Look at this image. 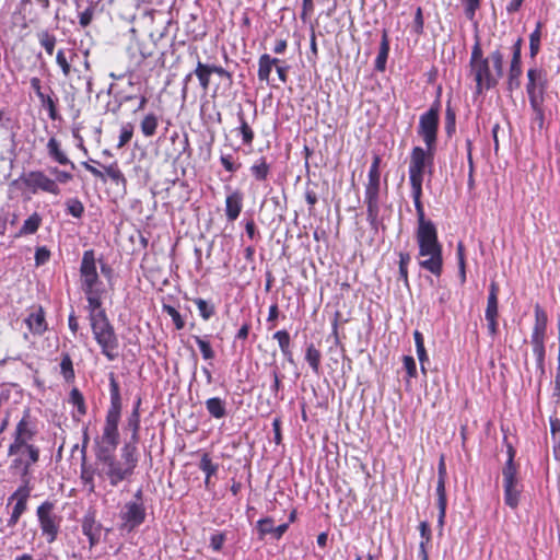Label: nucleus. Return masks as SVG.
Here are the masks:
<instances>
[{"label":"nucleus","mask_w":560,"mask_h":560,"mask_svg":"<svg viewBox=\"0 0 560 560\" xmlns=\"http://www.w3.org/2000/svg\"><path fill=\"white\" fill-rule=\"evenodd\" d=\"M250 172L257 180H265L269 173V165L267 164L266 160L261 158L250 167Z\"/></svg>","instance_id":"41"},{"label":"nucleus","mask_w":560,"mask_h":560,"mask_svg":"<svg viewBox=\"0 0 560 560\" xmlns=\"http://www.w3.org/2000/svg\"><path fill=\"white\" fill-rule=\"evenodd\" d=\"M322 353L313 343L306 347L305 360L315 374L319 373Z\"/></svg>","instance_id":"30"},{"label":"nucleus","mask_w":560,"mask_h":560,"mask_svg":"<svg viewBox=\"0 0 560 560\" xmlns=\"http://www.w3.org/2000/svg\"><path fill=\"white\" fill-rule=\"evenodd\" d=\"M67 210L68 212L74 217V218H81L83 212H84V206L83 203L77 199V198H71L67 201Z\"/></svg>","instance_id":"52"},{"label":"nucleus","mask_w":560,"mask_h":560,"mask_svg":"<svg viewBox=\"0 0 560 560\" xmlns=\"http://www.w3.org/2000/svg\"><path fill=\"white\" fill-rule=\"evenodd\" d=\"M98 319L93 318L91 323L92 332L95 340L102 349V353L110 361L118 355V338L115 334L113 325L109 323L106 313L97 315Z\"/></svg>","instance_id":"5"},{"label":"nucleus","mask_w":560,"mask_h":560,"mask_svg":"<svg viewBox=\"0 0 560 560\" xmlns=\"http://www.w3.org/2000/svg\"><path fill=\"white\" fill-rule=\"evenodd\" d=\"M529 104L534 113L533 121L537 124L539 129H541L544 127L545 121L544 101L532 100Z\"/></svg>","instance_id":"40"},{"label":"nucleus","mask_w":560,"mask_h":560,"mask_svg":"<svg viewBox=\"0 0 560 560\" xmlns=\"http://www.w3.org/2000/svg\"><path fill=\"white\" fill-rule=\"evenodd\" d=\"M26 453V458L14 459L15 465H23L21 477L23 481L28 480L30 469L32 465L36 464L39 459V448L33 444L25 445L23 450Z\"/></svg>","instance_id":"18"},{"label":"nucleus","mask_w":560,"mask_h":560,"mask_svg":"<svg viewBox=\"0 0 560 560\" xmlns=\"http://www.w3.org/2000/svg\"><path fill=\"white\" fill-rule=\"evenodd\" d=\"M40 104L48 110V116L50 119L56 120L58 118V112L56 107V102L52 100L50 95L43 93L38 96Z\"/></svg>","instance_id":"45"},{"label":"nucleus","mask_w":560,"mask_h":560,"mask_svg":"<svg viewBox=\"0 0 560 560\" xmlns=\"http://www.w3.org/2000/svg\"><path fill=\"white\" fill-rule=\"evenodd\" d=\"M163 311L172 317V320H173L176 329L180 330L184 328L185 322L175 307H173L172 305H168V304H163Z\"/></svg>","instance_id":"51"},{"label":"nucleus","mask_w":560,"mask_h":560,"mask_svg":"<svg viewBox=\"0 0 560 560\" xmlns=\"http://www.w3.org/2000/svg\"><path fill=\"white\" fill-rule=\"evenodd\" d=\"M522 67L521 63L511 62L508 77V89L513 91L521 86Z\"/></svg>","instance_id":"34"},{"label":"nucleus","mask_w":560,"mask_h":560,"mask_svg":"<svg viewBox=\"0 0 560 560\" xmlns=\"http://www.w3.org/2000/svg\"><path fill=\"white\" fill-rule=\"evenodd\" d=\"M83 534L89 538L90 547H94L101 537V525L94 518L85 517L82 523Z\"/></svg>","instance_id":"23"},{"label":"nucleus","mask_w":560,"mask_h":560,"mask_svg":"<svg viewBox=\"0 0 560 560\" xmlns=\"http://www.w3.org/2000/svg\"><path fill=\"white\" fill-rule=\"evenodd\" d=\"M223 167L228 171V172H231V173H234L236 172L240 167H241V164H235L234 161H233V156L231 154H228V155H222L221 159H220Z\"/></svg>","instance_id":"62"},{"label":"nucleus","mask_w":560,"mask_h":560,"mask_svg":"<svg viewBox=\"0 0 560 560\" xmlns=\"http://www.w3.org/2000/svg\"><path fill=\"white\" fill-rule=\"evenodd\" d=\"M434 151L415 147L411 151L409 163V180L412 190L415 206L422 205V182L427 166H432Z\"/></svg>","instance_id":"4"},{"label":"nucleus","mask_w":560,"mask_h":560,"mask_svg":"<svg viewBox=\"0 0 560 560\" xmlns=\"http://www.w3.org/2000/svg\"><path fill=\"white\" fill-rule=\"evenodd\" d=\"M380 178H369L365 186V203L368 221L371 225H375L380 213Z\"/></svg>","instance_id":"16"},{"label":"nucleus","mask_w":560,"mask_h":560,"mask_svg":"<svg viewBox=\"0 0 560 560\" xmlns=\"http://www.w3.org/2000/svg\"><path fill=\"white\" fill-rule=\"evenodd\" d=\"M423 25H424V20H423L422 9L420 7H418L416 10V13H415V19H413V24H412L413 32L417 35H421L423 33Z\"/></svg>","instance_id":"58"},{"label":"nucleus","mask_w":560,"mask_h":560,"mask_svg":"<svg viewBox=\"0 0 560 560\" xmlns=\"http://www.w3.org/2000/svg\"><path fill=\"white\" fill-rule=\"evenodd\" d=\"M96 262L97 259L93 249L83 253L79 268L80 288L83 293L105 291L97 272Z\"/></svg>","instance_id":"7"},{"label":"nucleus","mask_w":560,"mask_h":560,"mask_svg":"<svg viewBox=\"0 0 560 560\" xmlns=\"http://www.w3.org/2000/svg\"><path fill=\"white\" fill-rule=\"evenodd\" d=\"M159 126L158 117L154 114H148L141 120L140 128L145 137H152L156 132Z\"/></svg>","instance_id":"35"},{"label":"nucleus","mask_w":560,"mask_h":560,"mask_svg":"<svg viewBox=\"0 0 560 560\" xmlns=\"http://www.w3.org/2000/svg\"><path fill=\"white\" fill-rule=\"evenodd\" d=\"M70 402L77 407L79 415L83 416L86 413V406L84 397L78 388H73L70 393Z\"/></svg>","instance_id":"47"},{"label":"nucleus","mask_w":560,"mask_h":560,"mask_svg":"<svg viewBox=\"0 0 560 560\" xmlns=\"http://www.w3.org/2000/svg\"><path fill=\"white\" fill-rule=\"evenodd\" d=\"M446 465L444 455H441L439 465H438V483H436V494L446 495L445 490V481H446Z\"/></svg>","instance_id":"36"},{"label":"nucleus","mask_w":560,"mask_h":560,"mask_svg":"<svg viewBox=\"0 0 560 560\" xmlns=\"http://www.w3.org/2000/svg\"><path fill=\"white\" fill-rule=\"evenodd\" d=\"M28 481L25 480L24 486L20 487L10 498L9 503L16 499V503L13 508L10 518L8 520V526L13 527L19 522L21 515L26 510V502L30 497Z\"/></svg>","instance_id":"17"},{"label":"nucleus","mask_w":560,"mask_h":560,"mask_svg":"<svg viewBox=\"0 0 560 560\" xmlns=\"http://www.w3.org/2000/svg\"><path fill=\"white\" fill-rule=\"evenodd\" d=\"M464 5V12L469 21H474L476 11L480 7V0H460Z\"/></svg>","instance_id":"53"},{"label":"nucleus","mask_w":560,"mask_h":560,"mask_svg":"<svg viewBox=\"0 0 560 560\" xmlns=\"http://www.w3.org/2000/svg\"><path fill=\"white\" fill-rule=\"evenodd\" d=\"M199 468L206 474L208 479H210L211 476L217 474L219 466L218 464H213L209 455L206 453L201 457Z\"/></svg>","instance_id":"46"},{"label":"nucleus","mask_w":560,"mask_h":560,"mask_svg":"<svg viewBox=\"0 0 560 560\" xmlns=\"http://www.w3.org/2000/svg\"><path fill=\"white\" fill-rule=\"evenodd\" d=\"M56 62L61 68L63 75L69 77L71 67L66 58L63 50H61V49L58 50L57 56H56Z\"/></svg>","instance_id":"59"},{"label":"nucleus","mask_w":560,"mask_h":560,"mask_svg":"<svg viewBox=\"0 0 560 560\" xmlns=\"http://www.w3.org/2000/svg\"><path fill=\"white\" fill-rule=\"evenodd\" d=\"M133 135V126L131 124H125L121 127L119 141L117 148L120 149L125 147L132 138Z\"/></svg>","instance_id":"54"},{"label":"nucleus","mask_w":560,"mask_h":560,"mask_svg":"<svg viewBox=\"0 0 560 560\" xmlns=\"http://www.w3.org/2000/svg\"><path fill=\"white\" fill-rule=\"evenodd\" d=\"M38 38L46 52L48 55H52L56 45V37L49 34L47 31H43L38 34Z\"/></svg>","instance_id":"48"},{"label":"nucleus","mask_w":560,"mask_h":560,"mask_svg":"<svg viewBox=\"0 0 560 560\" xmlns=\"http://www.w3.org/2000/svg\"><path fill=\"white\" fill-rule=\"evenodd\" d=\"M194 339H195L196 343L198 345V347L201 351L202 358L205 360H212L215 357V353H214L209 341L202 339L199 336H194Z\"/></svg>","instance_id":"50"},{"label":"nucleus","mask_w":560,"mask_h":560,"mask_svg":"<svg viewBox=\"0 0 560 560\" xmlns=\"http://www.w3.org/2000/svg\"><path fill=\"white\" fill-rule=\"evenodd\" d=\"M504 502L511 509H516L520 503V482L517 479V469L503 467L502 469Z\"/></svg>","instance_id":"13"},{"label":"nucleus","mask_w":560,"mask_h":560,"mask_svg":"<svg viewBox=\"0 0 560 560\" xmlns=\"http://www.w3.org/2000/svg\"><path fill=\"white\" fill-rule=\"evenodd\" d=\"M104 293L105 291L84 293L88 301V308L90 311V323L93 322V318L98 319V314L105 313L104 308L102 307V295Z\"/></svg>","instance_id":"22"},{"label":"nucleus","mask_w":560,"mask_h":560,"mask_svg":"<svg viewBox=\"0 0 560 560\" xmlns=\"http://www.w3.org/2000/svg\"><path fill=\"white\" fill-rule=\"evenodd\" d=\"M25 323L31 332L35 335H43L47 330V323L43 307L38 306L32 311L26 317Z\"/></svg>","instance_id":"19"},{"label":"nucleus","mask_w":560,"mask_h":560,"mask_svg":"<svg viewBox=\"0 0 560 560\" xmlns=\"http://www.w3.org/2000/svg\"><path fill=\"white\" fill-rule=\"evenodd\" d=\"M141 400L138 399L131 415L128 417L127 420V429L131 430V441L133 443H137L139 440V429H140V413H139V407H140Z\"/></svg>","instance_id":"26"},{"label":"nucleus","mask_w":560,"mask_h":560,"mask_svg":"<svg viewBox=\"0 0 560 560\" xmlns=\"http://www.w3.org/2000/svg\"><path fill=\"white\" fill-rule=\"evenodd\" d=\"M273 338L278 340L281 352L289 361L292 360V352L290 350V335L287 330H279L273 335Z\"/></svg>","instance_id":"37"},{"label":"nucleus","mask_w":560,"mask_h":560,"mask_svg":"<svg viewBox=\"0 0 560 560\" xmlns=\"http://www.w3.org/2000/svg\"><path fill=\"white\" fill-rule=\"evenodd\" d=\"M548 317L546 312L537 304L535 306V324L530 336V345L534 354L545 352V337L547 330Z\"/></svg>","instance_id":"15"},{"label":"nucleus","mask_w":560,"mask_h":560,"mask_svg":"<svg viewBox=\"0 0 560 560\" xmlns=\"http://www.w3.org/2000/svg\"><path fill=\"white\" fill-rule=\"evenodd\" d=\"M470 72L476 81L477 93L490 90L503 74V54L497 49L488 58L483 57L479 40L475 43L470 57Z\"/></svg>","instance_id":"2"},{"label":"nucleus","mask_w":560,"mask_h":560,"mask_svg":"<svg viewBox=\"0 0 560 560\" xmlns=\"http://www.w3.org/2000/svg\"><path fill=\"white\" fill-rule=\"evenodd\" d=\"M527 79L526 92L529 102L532 100L545 101V93L548 88L546 71L539 68H530L527 71Z\"/></svg>","instance_id":"12"},{"label":"nucleus","mask_w":560,"mask_h":560,"mask_svg":"<svg viewBox=\"0 0 560 560\" xmlns=\"http://www.w3.org/2000/svg\"><path fill=\"white\" fill-rule=\"evenodd\" d=\"M258 530L260 535L273 533V522L271 518H264L258 521Z\"/></svg>","instance_id":"63"},{"label":"nucleus","mask_w":560,"mask_h":560,"mask_svg":"<svg viewBox=\"0 0 560 560\" xmlns=\"http://www.w3.org/2000/svg\"><path fill=\"white\" fill-rule=\"evenodd\" d=\"M95 457L96 462L103 465L97 471L98 476H106L113 487H116L119 482L128 479L133 474L122 462L116 459L114 451L97 448Z\"/></svg>","instance_id":"6"},{"label":"nucleus","mask_w":560,"mask_h":560,"mask_svg":"<svg viewBox=\"0 0 560 560\" xmlns=\"http://www.w3.org/2000/svg\"><path fill=\"white\" fill-rule=\"evenodd\" d=\"M194 302L197 305L202 319L208 320L210 319V317L214 315L215 307L213 304H210L209 302L200 298L196 299Z\"/></svg>","instance_id":"43"},{"label":"nucleus","mask_w":560,"mask_h":560,"mask_svg":"<svg viewBox=\"0 0 560 560\" xmlns=\"http://www.w3.org/2000/svg\"><path fill=\"white\" fill-rule=\"evenodd\" d=\"M243 196L240 191H233L225 199V214L230 222L235 221L242 211Z\"/></svg>","instance_id":"20"},{"label":"nucleus","mask_w":560,"mask_h":560,"mask_svg":"<svg viewBox=\"0 0 560 560\" xmlns=\"http://www.w3.org/2000/svg\"><path fill=\"white\" fill-rule=\"evenodd\" d=\"M498 293L499 287L494 281H492L489 288L485 317L498 316Z\"/></svg>","instance_id":"27"},{"label":"nucleus","mask_w":560,"mask_h":560,"mask_svg":"<svg viewBox=\"0 0 560 560\" xmlns=\"http://www.w3.org/2000/svg\"><path fill=\"white\" fill-rule=\"evenodd\" d=\"M48 155L61 165H70L71 168H75L73 162L61 151L60 143L56 138H50L47 143Z\"/></svg>","instance_id":"21"},{"label":"nucleus","mask_w":560,"mask_h":560,"mask_svg":"<svg viewBox=\"0 0 560 560\" xmlns=\"http://www.w3.org/2000/svg\"><path fill=\"white\" fill-rule=\"evenodd\" d=\"M208 412L215 419H222L226 416V404L219 397L209 398L206 401Z\"/></svg>","instance_id":"25"},{"label":"nucleus","mask_w":560,"mask_h":560,"mask_svg":"<svg viewBox=\"0 0 560 560\" xmlns=\"http://www.w3.org/2000/svg\"><path fill=\"white\" fill-rule=\"evenodd\" d=\"M269 55L264 54L259 57L257 74L260 81L269 82V77L272 70V67L269 65Z\"/></svg>","instance_id":"39"},{"label":"nucleus","mask_w":560,"mask_h":560,"mask_svg":"<svg viewBox=\"0 0 560 560\" xmlns=\"http://www.w3.org/2000/svg\"><path fill=\"white\" fill-rule=\"evenodd\" d=\"M438 495V508H439V526L442 528L444 525L445 514H446V505L447 499L446 495L436 494Z\"/></svg>","instance_id":"56"},{"label":"nucleus","mask_w":560,"mask_h":560,"mask_svg":"<svg viewBox=\"0 0 560 560\" xmlns=\"http://www.w3.org/2000/svg\"><path fill=\"white\" fill-rule=\"evenodd\" d=\"M120 529L131 532L140 526L145 520V508L143 502H127L120 513Z\"/></svg>","instance_id":"10"},{"label":"nucleus","mask_w":560,"mask_h":560,"mask_svg":"<svg viewBox=\"0 0 560 560\" xmlns=\"http://www.w3.org/2000/svg\"><path fill=\"white\" fill-rule=\"evenodd\" d=\"M237 119L240 121L238 130L242 135L243 143L246 145H250L254 140V131L246 121L243 110H238Z\"/></svg>","instance_id":"33"},{"label":"nucleus","mask_w":560,"mask_h":560,"mask_svg":"<svg viewBox=\"0 0 560 560\" xmlns=\"http://www.w3.org/2000/svg\"><path fill=\"white\" fill-rule=\"evenodd\" d=\"M455 119L456 115L454 109L447 105L445 110V129L448 135H451L455 130Z\"/></svg>","instance_id":"57"},{"label":"nucleus","mask_w":560,"mask_h":560,"mask_svg":"<svg viewBox=\"0 0 560 560\" xmlns=\"http://www.w3.org/2000/svg\"><path fill=\"white\" fill-rule=\"evenodd\" d=\"M105 174L116 184L122 183L126 184V177L122 172L119 170L117 162H113L107 166H103Z\"/></svg>","instance_id":"42"},{"label":"nucleus","mask_w":560,"mask_h":560,"mask_svg":"<svg viewBox=\"0 0 560 560\" xmlns=\"http://www.w3.org/2000/svg\"><path fill=\"white\" fill-rule=\"evenodd\" d=\"M225 541V535L222 533L214 534L210 538V546L213 550L219 551L221 550L223 544Z\"/></svg>","instance_id":"64"},{"label":"nucleus","mask_w":560,"mask_h":560,"mask_svg":"<svg viewBox=\"0 0 560 560\" xmlns=\"http://www.w3.org/2000/svg\"><path fill=\"white\" fill-rule=\"evenodd\" d=\"M81 479L83 480L84 485L88 486L89 491L93 492L95 489L94 470L82 466Z\"/></svg>","instance_id":"55"},{"label":"nucleus","mask_w":560,"mask_h":560,"mask_svg":"<svg viewBox=\"0 0 560 560\" xmlns=\"http://www.w3.org/2000/svg\"><path fill=\"white\" fill-rule=\"evenodd\" d=\"M194 73L198 78L202 90L207 91L210 84L211 77L210 65L202 63L200 60H198Z\"/></svg>","instance_id":"31"},{"label":"nucleus","mask_w":560,"mask_h":560,"mask_svg":"<svg viewBox=\"0 0 560 560\" xmlns=\"http://www.w3.org/2000/svg\"><path fill=\"white\" fill-rule=\"evenodd\" d=\"M94 15V8L90 5L79 15V23L82 27H86L92 22Z\"/></svg>","instance_id":"60"},{"label":"nucleus","mask_w":560,"mask_h":560,"mask_svg":"<svg viewBox=\"0 0 560 560\" xmlns=\"http://www.w3.org/2000/svg\"><path fill=\"white\" fill-rule=\"evenodd\" d=\"M550 433L552 441L553 455L560 462V420L550 419Z\"/></svg>","instance_id":"32"},{"label":"nucleus","mask_w":560,"mask_h":560,"mask_svg":"<svg viewBox=\"0 0 560 560\" xmlns=\"http://www.w3.org/2000/svg\"><path fill=\"white\" fill-rule=\"evenodd\" d=\"M541 27L542 23L537 22L536 28L529 35V55L532 58L537 56L540 48Z\"/></svg>","instance_id":"38"},{"label":"nucleus","mask_w":560,"mask_h":560,"mask_svg":"<svg viewBox=\"0 0 560 560\" xmlns=\"http://www.w3.org/2000/svg\"><path fill=\"white\" fill-rule=\"evenodd\" d=\"M110 406L103 428L102 441L97 448L115 451L119 444L118 423L121 412V397L119 385L113 373L109 374Z\"/></svg>","instance_id":"3"},{"label":"nucleus","mask_w":560,"mask_h":560,"mask_svg":"<svg viewBox=\"0 0 560 560\" xmlns=\"http://www.w3.org/2000/svg\"><path fill=\"white\" fill-rule=\"evenodd\" d=\"M136 452H137L136 443H133L132 441L130 443H127L121 448L122 463L128 468H130L132 471H135V468L137 467V463H138Z\"/></svg>","instance_id":"28"},{"label":"nucleus","mask_w":560,"mask_h":560,"mask_svg":"<svg viewBox=\"0 0 560 560\" xmlns=\"http://www.w3.org/2000/svg\"><path fill=\"white\" fill-rule=\"evenodd\" d=\"M457 260H458V269H459V278L460 282L465 283L466 281V261H465V247L462 242L457 244L456 247Z\"/></svg>","instance_id":"49"},{"label":"nucleus","mask_w":560,"mask_h":560,"mask_svg":"<svg viewBox=\"0 0 560 560\" xmlns=\"http://www.w3.org/2000/svg\"><path fill=\"white\" fill-rule=\"evenodd\" d=\"M40 223L42 217L37 212H34L24 221L16 236L34 234L38 230Z\"/></svg>","instance_id":"29"},{"label":"nucleus","mask_w":560,"mask_h":560,"mask_svg":"<svg viewBox=\"0 0 560 560\" xmlns=\"http://www.w3.org/2000/svg\"><path fill=\"white\" fill-rule=\"evenodd\" d=\"M24 185L32 190V192L36 194L38 190L49 192L52 195H59L60 188L57 183L49 178L42 171H32L27 174H24L21 177Z\"/></svg>","instance_id":"11"},{"label":"nucleus","mask_w":560,"mask_h":560,"mask_svg":"<svg viewBox=\"0 0 560 560\" xmlns=\"http://www.w3.org/2000/svg\"><path fill=\"white\" fill-rule=\"evenodd\" d=\"M402 361H404V366L406 369L408 376L416 377L417 376V366H416L415 359L410 355H405Z\"/></svg>","instance_id":"61"},{"label":"nucleus","mask_w":560,"mask_h":560,"mask_svg":"<svg viewBox=\"0 0 560 560\" xmlns=\"http://www.w3.org/2000/svg\"><path fill=\"white\" fill-rule=\"evenodd\" d=\"M60 371L66 381H72L74 378L73 364L69 353H62Z\"/></svg>","instance_id":"44"},{"label":"nucleus","mask_w":560,"mask_h":560,"mask_svg":"<svg viewBox=\"0 0 560 560\" xmlns=\"http://www.w3.org/2000/svg\"><path fill=\"white\" fill-rule=\"evenodd\" d=\"M389 52V39L387 31L384 30L382 34V40L380 45V51L375 60V69L378 71H384L386 67V61Z\"/></svg>","instance_id":"24"},{"label":"nucleus","mask_w":560,"mask_h":560,"mask_svg":"<svg viewBox=\"0 0 560 560\" xmlns=\"http://www.w3.org/2000/svg\"><path fill=\"white\" fill-rule=\"evenodd\" d=\"M418 217L417 243L419 256L424 257L419 265L422 269L440 277L443 268L442 245L438 240L435 225L425 220L423 205L415 206Z\"/></svg>","instance_id":"1"},{"label":"nucleus","mask_w":560,"mask_h":560,"mask_svg":"<svg viewBox=\"0 0 560 560\" xmlns=\"http://www.w3.org/2000/svg\"><path fill=\"white\" fill-rule=\"evenodd\" d=\"M439 129V103L430 107L419 119L418 133L422 137L427 149L435 151Z\"/></svg>","instance_id":"8"},{"label":"nucleus","mask_w":560,"mask_h":560,"mask_svg":"<svg viewBox=\"0 0 560 560\" xmlns=\"http://www.w3.org/2000/svg\"><path fill=\"white\" fill-rule=\"evenodd\" d=\"M36 432V425L31 420L30 410L26 409L15 427L14 439L8 450L9 455L12 456L21 453L23 447L30 444L28 441L35 436Z\"/></svg>","instance_id":"9"},{"label":"nucleus","mask_w":560,"mask_h":560,"mask_svg":"<svg viewBox=\"0 0 560 560\" xmlns=\"http://www.w3.org/2000/svg\"><path fill=\"white\" fill-rule=\"evenodd\" d=\"M54 504L46 501L37 508V516L43 535L47 536L48 542H52L59 530L57 516L52 514Z\"/></svg>","instance_id":"14"}]
</instances>
